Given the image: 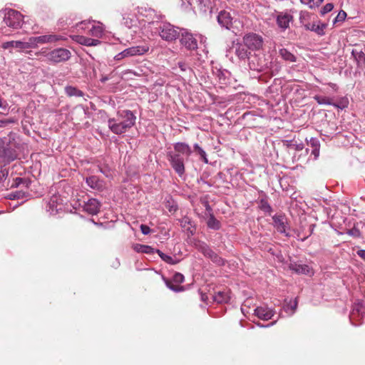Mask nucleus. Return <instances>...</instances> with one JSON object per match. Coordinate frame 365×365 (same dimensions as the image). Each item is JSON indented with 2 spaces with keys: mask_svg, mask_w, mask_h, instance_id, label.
I'll use <instances>...</instances> for the list:
<instances>
[{
  "mask_svg": "<svg viewBox=\"0 0 365 365\" xmlns=\"http://www.w3.org/2000/svg\"><path fill=\"white\" fill-rule=\"evenodd\" d=\"M334 9V5L331 3H328L323 6L321 10V14L324 15L329 12H330Z\"/></svg>",
  "mask_w": 365,
  "mask_h": 365,
  "instance_id": "obj_47",
  "label": "nucleus"
},
{
  "mask_svg": "<svg viewBox=\"0 0 365 365\" xmlns=\"http://www.w3.org/2000/svg\"><path fill=\"white\" fill-rule=\"evenodd\" d=\"M149 48L147 46H136L128 48L123 51L124 56L130 57L135 56H140L148 51Z\"/></svg>",
  "mask_w": 365,
  "mask_h": 365,
  "instance_id": "obj_17",
  "label": "nucleus"
},
{
  "mask_svg": "<svg viewBox=\"0 0 365 365\" xmlns=\"http://www.w3.org/2000/svg\"><path fill=\"white\" fill-rule=\"evenodd\" d=\"M157 252L163 261L171 264H174L177 262L175 260L173 259V258L171 256L167 255L160 252V250H158Z\"/></svg>",
  "mask_w": 365,
  "mask_h": 365,
  "instance_id": "obj_41",
  "label": "nucleus"
},
{
  "mask_svg": "<svg viewBox=\"0 0 365 365\" xmlns=\"http://www.w3.org/2000/svg\"><path fill=\"white\" fill-rule=\"evenodd\" d=\"M181 38L180 43L187 50H195L197 48V43L192 34L190 33L186 29H181Z\"/></svg>",
  "mask_w": 365,
  "mask_h": 365,
  "instance_id": "obj_16",
  "label": "nucleus"
},
{
  "mask_svg": "<svg viewBox=\"0 0 365 365\" xmlns=\"http://www.w3.org/2000/svg\"><path fill=\"white\" fill-rule=\"evenodd\" d=\"M69 50L63 48L53 49L45 55V57L51 63H58L66 61L71 58Z\"/></svg>",
  "mask_w": 365,
  "mask_h": 365,
  "instance_id": "obj_7",
  "label": "nucleus"
},
{
  "mask_svg": "<svg viewBox=\"0 0 365 365\" xmlns=\"http://www.w3.org/2000/svg\"><path fill=\"white\" fill-rule=\"evenodd\" d=\"M165 206L170 213L175 212L178 209V204L170 196L165 198Z\"/></svg>",
  "mask_w": 365,
  "mask_h": 365,
  "instance_id": "obj_29",
  "label": "nucleus"
},
{
  "mask_svg": "<svg viewBox=\"0 0 365 365\" xmlns=\"http://www.w3.org/2000/svg\"><path fill=\"white\" fill-rule=\"evenodd\" d=\"M308 145L313 148L312 150V154L314 155L315 158H317L319 155V140L316 138H311L308 142Z\"/></svg>",
  "mask_w": 365,
  "mask_h": 365,
  "instance_id": "obj_28",
  "label": "nucleus"
},
{
  "mask_svg": "<svg viewBox=\"0 0 365 365\" xmlns=\"http://www.w3.org/2000/svg\"><path fill=\"white\" fill-rule=\"evenodd\" d=\"M124 58H126L125 56H124V55H123V51L120 52L119 53H118L115 56V59L117 60V61H120Z\"/></svg>",
  "mask_w": 365,
  "mask_h": 365,
  "instance_id": "obj_53",
  "label": "nucleus"
},
{
  "mask_svg": "<svg viewBox=\"0 0 365 365\" xmlns=\"http://www.w3.org/2000/svg\"><path fill=\"white\" fill-rule=\"evenodd\" d=\"M259 209L266 212L271 213L272 211V207L268 203L267 200L266 198H262L259 202Z\"/></svg>",
  "mask_w": 365,
  "mask_h": 365,
  "instance_id": "obj_35",
  "label": "nucleus"
},
{
  "mask_svg": "<svg viewBox=\"0 0 365 365\" xmlns=\"http://www.w3.org/2000/svg\"><path fill=\"white\" fill-rule=\"evenodd\" d=\"M195 246L205 257L211 259L213 262L217 264L218 265H222L224 264V260L211 249H210V247L205 243L198 241L195 244Z\"/></svg>",
  "mask_w": 365,
  "mask_h": 365,
  "instance_id": "obj_12",
  "label": "nucleus"
},
{
  "mask_svg": "<svg viewBox=\"0 0 365 365\" xmlns=\"http://www.w3.org/2000/svg\"><path fill=\"white\" fill-rule=\"evenodd\" d=\"M314 99L317 102V103L319 105L333 106H334L337 108H340V109H344V108H346V101H344L343 105L340 106L339 104H335V103H333L332 98L326 97V96H323L316 95L314 96Z\"/></svg>",
  "mask_w": 365,
  "mask_h": 365,
  "instance_id": "obj_23",
  "label": "nucleus"
},
{
  "mask_svg": "<svg viewBox=\"0 0 365 365\" xmlns=\"http://www.w3.org/2000/svg\"><path fill=\"white\" fill-rule=\"evenodd\" d=\"M47 53H48V52H47L46 51H43V50L40 51V53H41V54H42V55H43L44 56H45V55H46Z\"/></svg>",
  "mask_w": 365,
  "mask_h": 365,
  "instance_id": "obj_62",
  "label": "nucleus"
},
{
  "mask_svg": "<svg viewBox=\"0 0 365 365\" xmlns=\"http://www.w3.org/2000/svg\"><path fill=\"white\" fill-rule=\"evenodd\" d=\"M279 56L286 61L295 62L296 57L286 48H281L279 51Z\"/></svg>",
  "mask_w": 365,
  "mask_h": 365,
  "instance_id": "obj_31",
  "label": "nucleus"
},
{
  "mask_svg": "<svg viewBox=\"0 0 365 365\" xmlns=\"http://www.w3.org/2000/svg\"><path fill=\"white\" fill-rule=\"evenodd\" d=\"M323 1V0H301V2L307 4L309 8L317 7Z\"/></svg>",
  "mask_w": 365,
  "mask_h": 365,
  "instance_id": "obj_40",
  "label": "nucleus"
},
{
  "mask_svg": "<svg viewBox=\"0 0 365 365\" xmlns=\"http://www.w3.org/2000/svg\"><path fill=\"white\" fill-rule=\"evenodd\" d=\"M365 314V308L362 301L356 300L352 308V311L349 315L351 323L354 326H358L361 324V320Z\"/></svg>",
  "mask_w": 365,
  "mask_h": 365,
  "instance_id": "obj_9",
  "label": "nucleus"
},
{
  "mask_svg": "<svg viewBox=\"0 0 365 365\" xmlns=\"http://www.w3.org/2000/svg\"><path fill=\"white\" fill-rule=\"evenodd\" d=\"M218 225V221L212 215H210L209 220L207 221V226L209 228H214L215 226Z\"/></svg>",
  "mask_w": 365,
  "mask_h": 365,
  "instance_id": "obj_46",
  "label": "nucleus"
},
{
  "mask_svg": "<svg viewBox=\"0 0 365 365\" xmlns=\"http://www.w3.org/2000/svg\"><path fill=\"white\" fill-rule=\"evenodd\" d=\"M26 196V193H25L24 192L16 191V192H12L9 194V199H11V200L23 199Z\"/></svg>",
  "mask_w": 365,
  "mask_h": 365,
  "instance_id": "obj_42",
  "label": "nucleus"
},
{
  "mask_svg": "<svg viewBox=\"0 0 365 365\" xmlns=\"http://www.w3.org/2000/svg\"><path fill=\"white\" fill-rule=\"evenodd\" d=\"M279 230V232H280V233H281V234H283V235H284L285 236H289V235H290V233H289V232H287V230H285V229H283V230Z\"/></svg>",
  "mask_w": 365,
  "mask_h": 365,
  "instance_id": "obj_57",
  "label": "nucleus"
},
{
  "mask_svg": "<svg viewBox=\"0 0 365 365\" xmlns=\"http://www.w3.org/2000/svg\"><path fill=\"white\" fill-rule=\"evenodd\" d=\"M243 43L250 50H259L263 45V38L258 34L251 33L244 36Z\"/></svg>",
  "mask_w": 365,
  "mask_h": 365,
  "instance_id": "obj_11",
  "label": "nucleus"
},
{
  "mask_svg": "<svg viewBox=\"0 0 365 365\" xmlns=\"http://www.w3.org/2000/svg\"><path fill=\"white\" fill-rule=\"evenodd\" d=\"M247 48L245 44H237L235 53L240 60L245 61L247 58L250 60L251 56H250V53L248 52Z\"/></svg>",
  "mask_w": 365,
  "mask_h": 365,
  "instance_id": "obj_26",
  "label": "nucleus"
},
{
  "mask_svg": "<svg viewBox=\"0 0 365 365\" xmlns=\"http://www.w3.org/2000/svg\"><path fill=\"white\" fill-rule=\"evenodd\" d=\"M71 38L74 41L86 46H96L101 43V41L98 39L88 38L81 35H73L71 36Z\"/></svg>",
  "mask_w": 365,
  "mask_h": 365,
  "instance_id": "obj_19",
  "label": "nucleus"
},
{
  "mask_svg": "<svg viewBox=\"0 0 365 365\" xmlns=\"http://www.w3.org/2000/svg\"><path fill=\"white\" fill-rule=\"evenodd\" d=\"M269 61H268L264 56L253 55L250 58L249 67L251 70L257 72L264 71L269 67Z\"/></svg>",
  "mask_w": 365,
  "mask_h": 365,
  "instance_id": "obj_10",
  "label": "nucleus"
},
{
  "mask_svg": "<svg viewBox=\"0 0 365 365\" xmlns=\"http://www.w3.org/2000/svg\"><path fill=\"white\" fill-rule=\"evenodd\" d=\"M255 314L260 319L267 321L274 316V311L267 307H257L255 309Z\"/></svg>",
  "mask_w": 365,
  "mask_h": 365,
  "instance_id": "obj_21",
  "label": "nucleus"
},
{
  "mask_svg": "<svg viewBox=\"0 0 365 365\" xmlns=\"http://www.w3.org/2000/svg\"><path fill=\"white\" fill-rule=\"evenodd\" d=\"M9 172L6 169L0 170V182H3L7 178Z\"/></svg>",
  "mask_w": 365,
  "mask_h": 365,
  "instance_id": "obj_48",
  "label": "nucleus"
},
{
  "mask_svg": "<svg viewBox=\"0 0 365 365\" xmlns=\"http://www.w3.org/2000/svg\"><path fill=\"white\" fill-rule=\"evenodd\" d=\"M77 29L78 31H88V34L96 38H101L104 31V27L102 24L98 22L97 24H95L94 21H91L81 22L77 25Z\"/></svg>",
  "mask_w": 365,
  "mask_h": 365,
  "instance_id": "obj_6",
  "label": "nucleus"
},
{
  "mask_svg": "<svg viewBox=\"0 0 365 365\" xmlns=\"http://www.w3.org/2000/svg\"><path fill=\"white\" fill-rule=\"evenodd\" d=\"M214 299L217 302V303H223V302H227L228 300V297H227V294L224 293V292H217V294L214 297Z\"/></svg>",
  "mask_w": 365,
  "mask_h": 365,
  "instance_id": "obj_39",
  "label": "nucleus"
},
{
  "mask_svg": "<svg viewBox=\"0 0 365 365\" xmlns=\"http://www.w3.org/2000/svg\"><path fill=\"white\" fill-rule=\"evenodd\" d=\"M274 324H275V322H272V323H270V324H267V325H263V324H261L260 323H257V326H259V327H271V326L274 325Z\"/></svg>",
  "mask_w": 365,
  "mask_h": 365,
  "instance_id": "obj_56",
  "label": "nucleus"
},
{
  "mask_svg": "<svg viewBox=\"0 0 365 365\" xmlns=\"http://www.w3.org/2000/svg\"><path fill=\"white\" fill-rule=\"evenodd\" d=\"M206 210L208 212L211 211V207H210V206L207 203L206 204Z\"/></svg>",
  "mask_w": 365,
  "mask_h": 365,
  "instance_id": "obj_61",
  "label": "nucleus"
},
{
  "mask_svg": "<svg viewBox=\"0 0 365 365\" xmlns=\"http://www.w3.org/2000/svg\"><path fill=\"white\" fill-rule=\"evenodd\" d=\"M1 47L4 49H8L10 48H16L19 49L20 51L29 48V45L27 41H6L2 43Z\"/></svg>",
  "mask_w": 365,
  "mask_h": 365,
  "instance_id": "obj_24",
  "label": "nucleus"
},
{
  "mask_svg": "<svg viewBox=\"0 0 365 365\" xmlns=\"http://www.w3.org/2000/svg\"><path fill=\"white\" fill-rule=\"evenodd\" d=\"M182 223H184V226H185V223H190V220L188 217H185L182 221Z\"/></svg>",
  "mask_w": 365,
  "mask_h": 365,
  "instance_id": "obj_59",
  "label": "nucleus"
},
{
  "mask_svg": "<svg viewBox=\"0 0 365 365\" xmlns=\"http://www.w3.org/2000/svg\"><path fill=\"white\" fill-rule=\"evenodd\" d=\"M174 283L175 282H173V280H165V284L170 289L175 292H179L184 290V287L182 286H180L179 284H175Z\"/></svg>",
  "mask_w": 365,
  "mask_h": 365,
  "instance_id": "obj_37",
  "label": "nucleus"
},
{
  "mask_svg": "<svg viewBox=\"0 0 365 365\" xmlns=\"http://www.w3.org/2000/svg\"><path fill=\"white\" fill-rule=\"evenodd\" d=\"M346 16V13L344 11H340L337 16L335 17L334 20V24H336L338 21H343Z\"/></svg>",
  "mask_w": 365,
  "mask_h": 365,
  "instance_id": "obj_45",
  "label": "nucleus"
},
{
  "mask_svg": "<svg viewBox=\"0 0 365 365\" xmlns=\"http://www.w3.org/2000/svg\"><path fill=\"white\" fill-rule=\"evenodd\" d=\"M217 22L222 26L227 29H230L232 25V17L230 12L222 10L217 16Z\"/></svg>",
  "mask_w": 365,
  "mask_h": 365,
  "instance_id": "obj_18",
  "label": "nucleus"
},
{
  "mask_svg": "<svg viewBox=\"0 0 365 365\" xmlns=\"http://www.w3.org/2000/svg\"><path fill=\"white\" fill-rule=\"evenodd\" d=\"M19 143L14 134L10 133L5 137L0 138V163L7 165L18 157Z\"/></svg>",
  "mask_w": 365,
  "mask_h": 365,
  "instance_id": "obj_3",
  "label": "nucleus"
},
{
  "mask_svg": "<svg viewBox=\"0 0 365 365\" xmlns=\"http://www.w3.org/2000/svg\"><path fill=\"white\" fill-rule=\"evenodd\" d=\"M199 2L200 5L204 7L205 12L209 11L210 13H212L213 11L215 5L212 0H199Z\"/></svg>",
  "mask_w": 365,
  "mask_h": 365,
  "instance_id": "obj_36",
  "label": "nucleus"
},
{
  "mask_svg": "<svg viewBox=\"0 0 365 365\" xmlns=\"http://www.w3.org/2000/svg\"><path fill=\"white\" fill-rule=\"evenodd\" d=\"M292 20V16L289 14L280 13L277 17V23L279 28L283 30L287 29L289 26L290 21Z\"/></svg>",
  "mask_w": 365,
  "mask_h": 365,
  "instance_id": "obj_25",
  "label": "nucleus"
},
{
  "mask_svg": "<svg viewBox=\"0 0 365 365\" xmlns=\"http://www.w3.org/2000/svg\"><path fill=\"white\" fill-rule=\"evenodd\" d=\"M133 250L137 252H142V253H153L154 249L152 248L150 246L148 245H144L140 244H135L133 245Z\"/></svg>",
  "mask_w": 365,
  "mask_h": 365,
  "instance_id": "obj_32",
  "label": "nucleus"
},
{
  "mask_svg": "<svg viewBox=\"0 0 365 365\" xmlns=\"http://www.w3.org/2000/svg\"><path fill=\"white\" fill-rule=\"evenodd\" d=\"M64 38L61 35L48 34L39 36H31L28 39L29 48L37 47L38 44L53 43L58 41L63 40Z\"/></svg>",
  "mask_w": 365,
  "mask_h": 365,
  "instance_id": "obj_8",
  "label": "nucleus"
},
{
  "mask_svg": "<svg viewBox=\"0 0 365 365\" xmlns=\"http://www.w3.org/2000/svg\"><path fill=\"white\" fill-rule=\"evenodd\" d=\"M136 120V116L130 110H120L117 113V119L110 118L108 121L109 129L116 135L125 133L132 128Z\"/></svg>",
  "mask_w": 365,
  "mask_h": 365,
  "instance_id": "obj_2",
  "label": "nucleus"
},
{
  "mask_svg": "<svg viewBox=\"0 0 365 365\" xmlns=\"http://www.w3.org/2000/svg\"><path fill=\"white\" fill-rule=\"evenodd\" d=\"M297 307V299L294 300H290L289 302L285 303L283 307L284 310L286 312H291L290 314H293Z\"/></svg>",
  "mask_w": 365,
  "mask_h": 365,
  "instance_id": "obj_34",
  "label": "nucleus"
},
{
  "mask_svg": "<svg viewBox=\"0 0 365 365\" xmlns=\"http://www.w3.org/2000/svg\"><path fill=\"white\" fill-rule=\"evenodd\" d=\"M180 30L170 23H162L158 27L160 36L168 41L175 40L179 36Z\"/></svg>",
  "mask_w": 365,
  "mask_h": 365,
  "instance_id": "obj_5",
  "label": "nucleus"
},
{
  "mask_svg": "<svg viewBox=\"0 0 365 365\" xmlns=\"http://www.w3.org/2000/svg\"><path fill=\"white\" fill-rule=\"evenodd\" d=\"M184 279L185 278H184L183 274H182L181 273H179V272H176L174 274L172 280L173 281V282L179 284L183 282Z\"/></svg>",
  "mask_w": 365,
  "mask_h": 365,
  "instance_id": "obj_44",
  "label": "nucleus"
},
{
  "mask_svg": "<svg viewBox=\"0 0 365 365\" xmlns=\"http://www.w3.org/2000/svg\"><path fill=\"white\" fill-rule=\"evenodd\" d=\"M140 229H143V228H149V227H148L147 225H140Z\"/></svg>",
  "mask_w": 365,
  "mask_h": 365,
  "instance_id": "obj_63",
  "label": "nucleus"
},
{
  "mask_svg": "<svg viewBox=\"0 0 365 365\" xmlns=\"http://www.w3.org/2000/svg\"><path fill=\"white\" fill-rule=\"evenodd\" d=\"M215 75L218 78L220 83L226 85L229 83L230 78V72L226 69H218L217 70Z\"/></svg>",
  "mask_w": 365,
  "mask_h": 365,
  "instance_id": "obj_27",
  "label": "nucleus"
},
{
  "mask_svg": "<svg viewBox=\"0 0 365 365\" xmlns=\"http://www.w3.org/2000/svg\"><path fill=\"white\" fill-rule=\"evenodd\" d=\"M7 107V102L0 97V108L6 109Z\"/></svg>",
  "mask_w": 365,
  "mask_h": 365,
  "instance_id": "obj_51",
  "label": "nucleus"
},
{
  "mask_svg": "<svg viewBox=\"0 0 365 365\" xmlns=\"http://www.w3.org/2000/svg\"><path fill=\"white\" fill-rule=\"evenodd\" d=\"M351 53L358 62L364 61L365 60V54L362 51L358 52L353 50Z\"/></svg>",
  "mask_w": 365,
  "mask_h": 365,
  "instance_id": "obj_43",
  "label": "nucleus"
},
{
  "mask_svg": "<svg viewBox=\"0 0 365 365\" xmlns=\"http://www.w3.org/2000/svg\"><path fill=\"white\" fill-rule=\"evenodd\" d=\"M347 230L346 233L350 236H353L355 237L360 236L359 230Z\"/></svg>",
  "mask_w": 365,
  "mask_h": 365,
  "instance_id": "obj_50",
  "label": "nucleus"
},
{
  "mask_svg": "<svg viewBox=\"0 0 365 365\" xmlns=\"http://www.w3.org/2000/svg\"><path fill=\"white\" fill-rule=\"evenodd\" d=\"M329 86L332 88L334 90H336L337 89V86L335 84V83H329Z\"/></svg>",
  "mask_w": 365,
  "mask_h": 365,
  "instance_id": "obj_58",
  "label": "nucleus"
},
{
  "mask_svg": "<svg viewBox=\"0 0 365 365\" xmlns=\"http://www.w3.org/2000/svg\"><path fill=\"white\" fill-rule=\"evenodd\" d=\"M66 93L68 96H76V97H82L83 96V93L81 90L78 89L73 86H66L65 88Z\"/></svg>",
  "mask_w": 365,
  "mask_h": 365,
  "instance_id": "obj_33",
  "label": "nucleus"
},
{
  "mask_svg": "<svg viewBox=\"0 0 365 365\" xmlns=\"http://www.w3.org/2000/svg\"><path fill=\"white\" fill-rule=\"evenodd\" d=\"M125 20V22L124 24L128 26V27H130L132 26V20L131 19H125V18L123 19Z\"/></svg>",
  "mask_w": 365,
  "mask_h": 365,
  "instance_id": "obj_55",
  "label": "nucleus"
},
{
  "mask_svg": "<svg viewBox=\"0 0 365 365\" xmlns=\"http://www.w3.org/2000/svg\"><path fill=\"white\" fill-rule=\"evenodd\" d=\"M272 218L274 227L277 228H285L287 219L284 215H275Z\"/></svg>",
  "mask_w": 365,
  "mask_h": 365,
  "instance_id": "obj_30",
  "label": "nucleus"
},
{
  "mask_svg": "<svg viewBox=\"0 0 365 365\" xmlns=\"http://www.w3.org/2000/svg\"><path fill=\"white\" fill-rule=\"evenodd\" d=\"M141 230V233L144 235H150L153 231V230Z\"/></svg>",
  "mask_w": 365,
  "mask_h": 365,
  "instance_id": "obj_54",
  "label": "nucleus"
},
{
  "mask_svg": "<svg viewBox=\"0 0 365 365\" xmlns=\"http://www.w3.org/2000/svg\"><path fill=\"white\" fill-rule=\"evenodd\" d=\"M174 150L175 153H168V160L175 173L181 177L185 173V170L184 158L182 155H185L188 158L192 153V150L188 144L180 142L174 144Z\"/></svg>",
  "mask_w": 365,
  "mask_h": 365,
  "instance_id": "obj_1",
  "label": "nucleus"
},
{
  "mask_svg": "<svg viewBox=\"0 0 365 365\" xmlns=\"http://www.w3.org/2000/svg\"><path fill=\"white\" fill-rule=\"evenodd\" d=\"M357 255L365 260V250H359L357 251Z\"/></svg>",
  "mask_w": 365,
  "mask_h": 365,
  "instance_id": "obj_52",
  "label": "nucleus"
},
{
  "mask_svg": "<svg viewBox=\"0 0 365 365\" xmlns=\"http://www.w3.org/2000/svg\"><path fill=\"white\" fill-rule=\"evenodd\" d=\"M194 149L200 155L201 159L203 160V162L205 163H208V160L207 158L205 151L197 143H195L194 145Z\"/></svg>",
  "mask_w": 365,
  "mask_h": 365,
  "instance_id": "obj_38",
  "label": "nucleus"
},
{
  "mask_svg": "<svg viewBox=\"0 0 365 365\" xmlns=\"http://www.w3.org/2000/svg\"><path fill=\"white\" fill-rule=\"evenodd\" d=\"M83 210L89 215H97L101 209V203L95 198H89L86 201H83V204L79 203Z\"/></svg>",
  "mask_w": 365,
  "mask_h": 365,
  "instance_id": "obj_15",
  "label": "nucleus"
},
{
  "mask_svg": "<svg viewBox=\"0 0 365 365\" xmlns=\"http://www.w3.org/2000/svg\"><path fill=\"white\" fill-rule=\"evenodd\" d=\"M344 101L346 102V106H348V100L346 98L342 99L338 104L341 106L344 103Z\"/></svg>",
  "mask_w": 365,
  "mask_h": 365,
  "instance_id": "obj_60",
  "label": "nucleus"
},
{
  "mask_svg": "<svg viewBox=\"0 0 365 365\" xmlns=\"http://www.w3.org/2000/svg\"><path fill=\"white\" fill-rule=\"evenodd\" d=\"M299 19L300 22L304 25L306 30L314 31L317 35L321 36L324 35V29L327 26V24L321 23L319 21L316 22L304 24L305 17L302 14H301Z\"/></svg>",
  "mask_w": 365,
  "mask_h": 365,
  "instance_id": "obj_13",
  "label": "nucleus"
},
{
  "mask_svg": "<svg viewBox=\"0 0 365 365\" xmlns=\"http://www.w3.org/2000/svg\"><path fill=\"white\" fill-rule=\"evenodd\" d=\"M86 182L91 188L98 191L103 190L105 187L103 180H100L95 175L86 178Z\"/></svg>",
  "mask_w": 365,
  "mask_h": 365,
  "instance_id": "obj_22",
  "label": "nucleus"
},
{
  "mask_svg": "<svg viewBox=\"0 0 365 365\" xmlns=\"http://www.w3.org/2000/svg\"><path fill=\"white\" fill-rule=\"evenodd\" d=\"M289 268L297 274L311 275L313 274L312 269L307 264L298 262H291Z\"/></svg>",
  "mask_w": 365,
  "mask_h": 365,
  "instance_id": "obj_20",
  "label": "nucleus"
},
{
  "mask_svg": "<svg viewBox=\"0 0 365 365\" xmlns=\"http://www.w3.org/2000/svg\"><path fill=\"white\" fill-rule=\"evenodd\" d=\"M88 222H91V223H92L93 225H96V223L93 221V220H89Z\"/></svg>",
  "mask_w": 365,
  "mask_h": 365,
  "instance_id": "obj_64",
  "label": "nucleus"
},
{
  "mask_svg": "<svg viewBox=\"0 0 365 365\" xmlns=\"http://www.w3.org/2000/svg\"><path fill=\"white\" fill-rule=\"evenodd\" d=\"M23 21L24 16L19 11L11 9L4 11V22L7 26L18 29L21 27Z\"/></svg>",
  "mask_w": 365,
  "mask_h": 365,
  "instance_id": "obj_4",
  "label": "nucleus"
},
{
  "mask_svg": "<svg viewBox=\"0 0 365 365\" xmlns=\"http://www.w3.org/2000/svg\"><path fill=\"white\" fill-rule=\"evenodd\" d=\"M13 123H14L13 119L0 120V128L6 127L7 125Z\"/></svg>",
  "mask_w": 365,
  "mask_h": 365,
  "instance_id": "obj_49",
  "label": "nucleus"
},
{
  "mask_svg": "<svg viewBox=\"0 0 365 365\" xmlns=\"http://www.w3.org/2000/svg\"><path fill=\"white\" fill-rule=\"evenodd\" d=\"M63 210V200L59 195L51 196L46 205V211L51 215H56Z\"/></svg>",
  "mask_w": 365,
  "mask_h": 365,
  "instance_id": "obj_14",
  "label": "nucleus"
}]
</instances>
